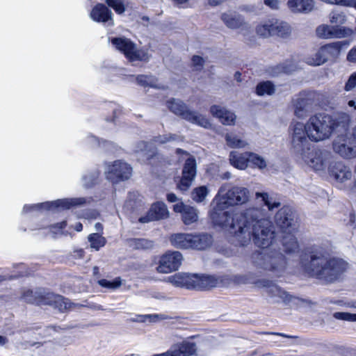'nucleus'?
<instances>
[{
	"mask_svg": "<svg viewBox=\"0 0 356 356\" xmlns=\"http://www.w3.org/2000/svg\"><path fill=\"white\" fill-rule=\"evenodd\" d=\"M182 260L183 256L179 252L168 251L160 257L156 270L160 273L176 271L181 265Z\"/></svg>",
	"mask_w": 356,
	"mask_h": 356,
	"instance_id": "ddd939ff",
	"label": "nucleus"
},
{
	"mask_svg": "<svg viewBox=\"0 0 356 356\" xmlns=\"http://www.w3.org/2000/svg\"><path fill=\"white\" fill-rule=\"evenodd\" d=\"M166 105L175 115L192 124L205 129L211 127V124L206 116L189 109L188 106L181 99L172 98L166 102Z\"/></svg>",
	"mask_w": 356,
	"mask_h": 356,
	"instance_id": "423d86ee",
	"label": "nucleus"
},
{
	"mask_svg": "<svg viewBox=\"0 0 356 356\" xmlns=\"http://www.w3.org/2000/svg\"><path fill=\"white\" fill-rule=\"evenodd\" d=\"M328 171L330 175L340 183L350 180L352 177L350 168L341 161H331L328 166Z\"/></svg>",
	"mask_w": 356,
	"mask_h": 356,
	"instance_id": "aec40b11",
	"label": "nucleus"
},
{
	"mask_svg": "<svg viewBox=\"0 0 356 356\" xmlns=\"http://www.w3.org/2000/svg\"><path fill=\"white\" fill-rule=\"evenodd\" d=\"M346 130L339 129L343 132L338 134L332 142L333 151L343 159H350L356 157V141Z\"/></svg>",
	"mask_w": 356,
	"mask_h": 356,
	"instance_id": "9d476101",
	"label": "nucleus"
},
{
	"mask_svg": "<svg viewBox=\"0 0 356 356\" xmlns=\"http://www.w3.org/2000/svg\"><path fill=\"white\" fill-rule=\"evenodd\" d=\"M249 199L250 192L247 188L233 186L227 188V185L222 186L214 198L216 204L210 211V217L213 223L228 231L234 229L236 224H238V219L241 218L246 209L241 213L235 214L224 210L229 207L245 204Z\"/></svg>",
	"mask_w": 356,
	"mask_h": 356,
	"instance_id": "7ed1b4c3",
	"label": "nucleus"
},
{
	"mask_svg": "<svg viewBox=\"0 0 356 356\" xmlns=\"http://www.w3.org/2000/svg\"><path fill=\"white\" fill-rule=\"evenodd\" d=\"M305 61L308 65L314 66H319L326 63L321 47L313 56L307 57Z\"/></svg>",
	"mask_w": 356,
	"mask_h": 356,
	"instance_id": "a19ab883",
	"label": "nucleus"
},
{
	"mask_svg": "<svg viewBox=\"0 0 356 356\" xmlns=\"http://www.w3.org/2000/svg\"><path fill=\"white\" fill-rule=\"evenodd\" d=\"M88 239L90 242V248L95 250H99V248L104 247L106 243V238L99 233L90 234Z\"/></svg>",
	"mask_w": 356,
	"mask_h": 356,
	"instance_id": "58836bf2",
	"label": "nucleus"
},
{
	"mask_svg": "<svg viewBox=\"0 0 356 356\" xmlns=\"http://www.w3.org/2000/svg\"><path fill=\"white\" fill-rule=\"evenodd\" d=\"M323 2L341 6L353 7L356 9V0H322Z\"/></svg>",
	"mask_w": 356,
	"mask_h": 356,
	"instance_id": "864d4df0",
	"label": "nucleus"
},
{
	"mask_svg": "<svg viewBox=\"0 0 356 356\" xmlns=\"http://www.w3.org/2000/svg\"><path fill=\"white\" fill-rule=\"evenodd\" d=\"M289 136L291 139V150L293 154L298 156L302 152L307 151L311 144L307 137L306 123L300 122H292L289 127Z\"/></svg>",
	"mask_w": 356,
	"mask_h": 356,
	"instance_id": "6e6552de",
	"label": "nucleus"
},
{
	"mask_svg": "<svg viewBox=\"0 0 356 356\" xmlns=\"http://www.w3.org/2000/svg\"><path fill=\"white\" fill-rule=\"evenodd\" d=\"M277 69L278 72H276V74H279V73H281V72H283V73H290L291 72L293 71V69H290V68H289L287 67H285V66H283V65L277 66Z\"/></svg>",
	"mask_w": 356,
	"mask_h": 356,
	"instance_id": "338daca9",
	"label": "nucleus"
},
{
	"mask_svg": "<svg viewBox=\"0 0 356 356\" xmlns=\"http://www.w3.org/2000/svg\"><path fill=\"white\" fill-rule=\"evenodd\" d=\"M356 87V72H353L349 76L345 84L344 89L346 91H350Z\"/></svg>",
	"mask_w": 356,
	"mask_h": 356,
	"instance_id": "6e6d98bb",
	"label": "nucleus"
},
{
	"mask_svg": "<svg viewBox=\"0 0 356 356\" xmlns=\"http://www.w3.org/2000/svg\"><path fill=\"white\" fill-rule=\"evenodd\" d=\"M197 174V163L194 156H189L186 160L183 169L182 176L177 184V187L182 191H187L192 185Z\"/></svg>",
	"mask_w": 356,
	"mask_h": 356,
	"instance_id": "2eb2a0df",
	"label": "nucleus"
},
{
	"mask_svg": "<svg viewBox=\"0 0 356 356\" xmlns=\"http://www.w3.org/2000/svg\"><path fill=\"white\" fill-rule=\"evenodd\" d=\"M229 232L234 234L235 241L241 246L248 245L252 239L256 245L266 248L275 238L271 221L265 217L263 209L255 207L247 209L236 228Z\"/></svg>",
	"mask_w": 356,
	"mask_h": 356,
	"instance_id": "f257e3e1",
	"label": "nucleus"
},
{
	"mask_svg": "<svg viewBox=\"0 0 356 356\" xmlns=\"http://www.w3.org/2000/svg\"><path fill=\"white\" fill-rule=\"evenodd\" d=\"M255 284L259 288H264L266 293L270 297L275 298L277 302L282 300L284 302H289L291 300L292 296L272 281L262 279L258 280Z\"/></svg>",
	"mask_w": 356,
	"mask_h": 356,
	"instance_id": "dca6fc26",
	"label": "nucleus"
},
{
	"mask_svg": "<svg viewBox=\"0 0 356 356\" xmlns=\"http://www.w3.org/2000/svg\"><path fill=\"white\" fill-rule=\"evenodd\" d=\"M298 161L303 163L316 171L328 168L332 159V154L324 149L309 147L307 151L296 156Z\"/></svg>",
	"mask_w": 356,
	"mask_h": 356,
	"instance_id": "0eeeda50",
	"label": "nucleus"
},
{
	"mask_svg": "<svg viewBox=\"0 0 356 356\" xmlns=\"http://www.w3.org/2000/svg\"><path fill=\"white\" fill-rule=\"evenodd\" d=\"M329 18L330 23L334 24L333 26L338 27L345 24L347 19L346 14L339 10L332 11L330 13Z\"/></svg>",
	"mask_w": 356,
	"mask_h": 356,
	"instance_id": "37998d69",
	"label": "nucleus"
},
{
	"mask_svg": "<svg viewBox=\"0 0 356 356\" xmlns=\"http://www.w3.org/2000/svg\"><path fill=\"white\" fill-rule=\"evenodd\" d=\"M294 115L300 119L307 116L310 111L311 99L305 93H300L294 100Z\"/></svg>",
	"mask_w": 356,
	"mask_h": 356,
	"instance_id": "b1692460",
	"label": "nucleus"
},
{
	"mask_svg": "<svg viewBox=\"0 0 356 356\" xmlns=\"http://www.w3.org/2000/svg\"><path fill=\"white\" fill-rule=\"evenodd\" d=\"M105 2L118 14H122L125 11V7L122 0H105Z\"/></svg>",
	"mask_w": 356,
	"mask_h": 356,
	"instance_id": "3c124183",
	"label": "nucleus"
},
{
	"mask_svg": "<svg viewBox=\"0 0 356 356\" xmlns=\"http://www.w3.org/2000/svg\"><path fill=\"white\" fill-rule=\"evenodd\" d=\"M131 245L136 249L149 250L153 248L154 243L146 238H136L131 241Z\"/></svg>",
	"mask_w": 356,
	"mask_h": 356,
	"instance_id": "a18cd8bd",
	"label": "nucleus"
},
{
	"mask_svg": "<svg viewBox=\"0 0 356 356\" xmlns=\"http://www.w3.org/2000/svg\"><path fill=\"white\" fill-rule=\"evenodd\" d=\"M196 350L195 343L184 341L182 343L172 346L165 353L154 354L152 356H190L195 353Z\"/></svg>",
	"mask_w": 356,
	"mask_h": 356,
	"instance_id": "a211bd4d",
	"label": "nucleus"
},
{
	"mask_svg": "<svg viewBox=\"0 0 356 356\" xmlns=\"http://www.w3.org/2000/svg\"><path fill=\"white\" fill-rule=\"evenodd\" d=\"M342 45L343 42H335L321 47L326 62L339 56Z\"/></svg>",
	"mask_w": 356,
	"mask_h": 356,
	"instance_id": "7c9ffc66",
	"label": "nucleus"
},
{
	"mask_svg": "<svg viewBox=\"0 0 356 356\" xmlns=\"http://www.w3.org/2000/svg\"><path fill=\"white\" fill-rule=\"evenodd\" d=\"M350 123L349 114L341 112L334 117L327 114H316L306 122L307 137L312 142L318 143L330 138L333 131L346 130Z\"/></svg>",
	"mask_w": 356,
	"mask_h": 356,
	"instance_id": "20e7f679",
	"label": "nucleus"
},
{
	"mask_svg": "<svg viewBox=\"0 0 356 356\" xmlns=\"http://www.w3.org/2000/svg\"><path fill=\"white\" fill-rule=\"evenodd\" d=\"M221 19L225 24L232 29H238L244 24L242 17L234 13H223Z\"/></svg>",
	"mask_w": 356,
	"mask_h": 356,
	"instance_id": "2f4dec72",
	"label": "nucleus"
},
{
	"mask_svg": "<svg viewBox=\"0 0 356 356\" xmlns=\"http://www.w3.org/2000/svg\"><path fill=\"white\" fill-rule=\"evenodd\" d=\"M111 42L130 61H148L150 58L147 50L138 49L136 44L129 38H113Z\"/></svg>",
	"mask_w": 356,
	"mask_h": 356,
	"instance_id": "1a4fd4ad",
	"label": "nucleus"
},
{
	"mask_svg": "<svg viewBox=\"0 0 356 356\" xmlns=\"http://www.w3.org/2000/svg\"><path fill=\"white\" fill-rule=\"evenodd\" d=\"M275 221L284 233L293 232L297 229V220L293 210L284 207L275 215Z\"/></svg>",
	"mask_w": 356,
	"mask_h": 356,
	"instance_id": "4468645a",
	"label": "nucleus"
},
{
	"mask_svg": "<svg viewBox=\"0 0 356 356\" xmlns=\"http://www.w3.org/2000/svg\"><path fill=\"white\" fill-rule=\"evenodd\" d=\"M132 168L127 163L118 160L106 164L105 175L106 179L113 183L128 179L131 176Z\"/></svg>",
	"mask_w": 356,
	"mask_h": 356,
	"instance_id": "f8f14e48",
	"label": "nucleus"
},
{
	"mask_svg": "<svg viewBox=\"0 0 356 356\" xmlns=\"http://www.w3.org/2000/svg\"><path fill=\"white\" fill-rule=\"evenodd\" d=\"M159 315L157 314H147V315H140L138 316V318L135 321L138 322H146L147 321L149 322H155L158 320Z\"/></svg>",
	"mask_w": 356,
	"mask_h": 356,
	"instance_id": "4d7b16f0",
	"label": "nucleus"
},
{
	"mask_svg": "<svg viewBox=\"0 0 356 356\" xmlns=\"http://www.w3.org/2000/svg\"><path fill=\"white\" fill-rule=\"evenodd\" d=\"M90 200L85 197H74L60 199L52 202H46L37 204L25 205L23 208V212H28L31 210H63L68 209L72 207L82 206L89 202Z\"/></svg>",
	"mask_w": 356,
	"mask_h": 356,
	"instance_id": "9b49d317",
	"label": "nucleus"
},
{
	"mask_svg": "<svg viewBox=\"0 0 356 356\" xmlns=\"http://www.w3.org/2000/svg\"><path fill=\"white\" fill-rule=\"evenodd\" d=\"M282 238V245L285 252L288 254L296 252L299 249V244L293 232H285Z\"/></svg>",
	"mask_w": 356,
	"mask_h": 356,
	"instance_id": "72a5a7b5",
	"label": "nucleus"
},
{
	"mask_svg": "<svg viewBox=\"0 0 356 356\" xmlns=\"http://www.w3.org/2000/svg\"><path fill=\"white\" fill-rule=\"evenodd\" d=\"M273 24L272 35L286 37L291 33V27L286 22L273 19Z\"/></svg>",
	"mask_w": 356,
	"mask_h": 356,
	"instance_id": "c9c22d12",
	"label": "nucleus"
},
{
	"mask_svg": "<svg viewBox=\"0 0 356 356\" xmlns=\"http://www.w3.org/2000/svg\"><path fill=\"white\" fill-rule=\"evenodd\" d=\"M113 13L105 5L97 3L91 10L90 17L97 22L108 23V26L113 25Z\"/></svg>",
	"mask_w": 356,
	"mask_h": 356,
	"instance_id": "412c9836",
	"label": "nucleus"
},
{
	"mask_svg": "<svg viewBox=\"0 0 356 356\" xmlns=\"http://www.w3.org/2000/svg\"><path fill=\"white\" fill-rule=\"evenodd\" d=\"M226 144L231 148L241 149L248 145V143L234 133H227L225 136Z\"/></svg>",
	"mask_w": 356,
	"mask_h": 356,
	"instance_id": "e433bc0d",
	"label": "nucleus"
},
{
	"mask_svg": "<svg viewBox=\"0 0 356 356\" xmlns=\"http://www.w3.org/2000/svg\"><path fill=\"white\" fill-rule=\"evenodd\" d=\"M349 31L350 29L327 24L321 25L316 29L317 35L323 38H342L346 35Z\"/></svg>",
	"mask_w": 356,
	"mask_h": 356,
	"instance_id": "5701e85b",
	"label": "nucleus"
},
{
	"mask_svg": "<svg viewBox=\"0 0 356 356\" xmlns=\"http://www.w3.org/2000/svg\"><path fill=\"white\" fill-rule=\"evenodd\" d=\"M192 238L193 234H174L171 235L170 241L175 248L180 249L192 248Z\"/></svg>",
	"mask_w": 356,
	"mask_h": 356,
	"instance_id": "cd10ccee",
	"label": "nucleus"
},
{
	"mask_svg": "<svg viewBox=\"0 0 356 356\" xmlns=\"http://www.w3.org/2000/svg\"><path fill=\"white\" fill-rule=\"evenodd\" d=\"M222 283V279L220 277L204 274H193V289L194 290H209L221 286Z\"/></svg>",
	"mask_w": 356,
	"mask_h": 356,
	"instance_id": "f3484780",
	"label": "nucleus"
},
{
	"mask_svg": "<svg viewBox=\"0 0 356 356\" xmlns=\"http://www.w3.org/2000/svg\"><path fill=\"white\" fill-rule=\"evenodd\" d=\"M137 83L144 87H152L157 89L165 90V86L158 84L157 79L152 76L139 75L136 77Z\"/></svg>",
	"mask_w": 356,
	"mask_h": 356,
	"instance_id": "4c0bfd02",
	"label": "nucleus"
},
{
	"mask_svg": "<svg viewBox=\"0 0 356 356\" xmlns=\"http://www.w3.org/2000/svg\"><path fill=\"white\" fill-rule=\"evenodd\" d=\"M287 5L293 13H308L313 10L314 1L313 0H289Z\"/></svg>",
	"mask_w": 356,
	"mask_h": 356,
	"instance_id": "c85d7f7f",
	"label": "nucleus"
},
{
	"mask_svg": "<svg viewBox=\"0 0 356 356\" xmlns=\"http://www.w3.org/2000/svg\"><path fill=\"white\" fill-rule=\"evenodd\" d=\"M44 302L46 305H53L58 308L61 312L70 308V303L67 299L63 296L52 293H48L44 297Z\"/></svg>",
	"mask_w": 356,
	"mask_h": 356,
	"instance_id": "bb28decb",
	"label": "nucleus"
},
{
	"mask_svg": "<svg viewBox=\"0 0 356 356\" xmlns=\"http://www.w3.org/2000/svg\"><path fill=\"white\" fill-rule=\"evenodd\" d=\"M254 266L270 272L277 277L282 276L287 266L284 255L275 250H264L254 252L252 256Z\"/></svg>",
	"mask_w": 356,
	"mask_h": 356,
	"instance_id": "39448f33",
	"label": "nucleus"
},
{
	"mask_svg": "<svg viewBox=\"0 0 356 356\" xmlns=\"http://www.w3.org/2000/svg\"><path fill=\"white\" fill-rule=\"evenodd\" d=\"M333 317L337 320L355 322L356 321V314H351L348 312H334Z\"/></svg>",
	"mask_w": 356,
	"mask_h": 356,
	"instance_id": "603ef678",
	"label": "nucleus"
},
{
	"mask_svg": "<svg viewBox=\"0 0 356 356\" xmlns=\"http://www.w3.org/2000/svg\"><path fill=\"white\" fill-rule=\"evenodd\" d=\"M192 249L204 250L212 243V238L207 234H193Z\"/></svg>",
	"mask_w": 356,
	"mask_h": 356,
	"instance_id": "473e14b6",
	"label": "nucleus"
},
{
	"mask_svg": "<svg viewBox=\"0 0 356 356\" xmlns=\"http://www.w3.org/2000/svg\"><path fill=\"white\" fill-rule=\"evenodd\" d=\"M177 200V195L174 193H170L167 195V200L170 202H175Z\"/></svg>",
	"mask_w": 356,
	"mask_h": 356,
	"instance_id": "774afa93",
	"label": "nucleus"
},
{
	"mask_svg": "<svg viewBox=\"0 0 356 356\" xmlns=\"http://www.w3.org/2000/svg\"><path fill=\"white\" fill-rule=\"evenodd\" d=\"M339 304L340 305L346 307L356 309V301H351V302H343L342 301H339Z\"/></svg>",
	"mask_w": 356,
	"mask_h": 356,
	"instance_id": "69168bd1",
	"label": "nucleus"
},
{
	"mask_svg": "<svg viewBox=\"0 0 356 356\" xmlns=\"http://www.w3.org/2000/svg\"><path fill=\"white\" fill-rule=\"evenodd\" d=\"M175 212L182 214V220L185 225H191L196 222L198 219V213L194 207L185 205L180 202L173 206Z\"/></svg>",
	"mask_w": 356,
	"mask_h": 356,
	"instance_id": "393cba45",
	"label": "nucleus"
},
{
	"mask_svg": "<svg viewBox=\"0 0 356 356\" xmlns=\"http://www.w3.org/2000/svg\"><path fill=\"white\" fill-rule=\"evenodd\" d=\"M99 284L104 288L115 290L122 285V280L120 277H116L112 281L102 279L98 281Z\"/></svg>",
	"mask_w": 356,
	"mask_h": 356,
	"instance_id": "de8ad7c7",
	"label": "nucleus"
},
{
	"mask_svg": "<svg viewBox=\"0 0 356 356\" xmlns=\"http://www.w3.org/2000/svg\"><path fill=\"white\" fill-rule=\"evenodd\" d=\"M273 19L259 24L256 29L257 33L264 38L272 36L271 30H273Z\"/></svg>",
	"mask_w": 356,
	"mask_h": 356,
	"instance_id": "49530a36",
	"label": "nucleus"
},
{
	"mask_svg": "<svg viewBox=\"0 0 356 356\" xmlns=\"http://www.w3.org/2000/svg\"><path fill=\"white\" fill-rule=\"evenodd\" d=\"M300 264L312 276L329 282L338 280L348 268V263L343 259L328 258L327 252L316 245L308 247L301 252Z\"/></svg>",
	"mask_w": 356,
	"mask_h": 356,
	"instance_id": "f03ea898",
	"label": "nucleus"
},
{
	"mask_svg": "<svg viewBox=\"0 0 356 356\" xmlns=\"http://www.w3.org/2000/svg\"><path fill=\"white\" fill-rule=\"evenodd\" d=\"M165 281L176 287H184L188 289L193 288V274L178 273L168 277Z\"/></svg>",
	"mask_w": 356,
	"mask_h": 356,
	"instance_id": "a878e982",
	"label": "nucleus"
},
{
	"mask_svg": "<svg viewBox=\"0 0 356 356\" xmlns=\"http://www.w3.org/2000/svg\"><path fill=\"white\" fill-rule=\"evenodd\" d=\"M256 92L259 96L271 95L275 92V86L269 81H263L257 86Z\"/></svg>",
	"mask_w": 356,
	"mask_h": 356,
	"instance_id": "ea45409f",
	"label": "nucleus"
},
{
	"mask_svg": "<svg viewBox=\"0 0 356 356\" xmlns=\"http://www.w3.org/2000/svg\"><path fill=\"white\" fill-rule=\"evenodd\" d=\"M349 225L356 232V214L351 213L350 215Z\"/></svg>",
	"mask_w": 356,
	"mask_h": 356,
	"instance_id": "0e129e2a",
	"label": "nucleus"
},
{
	"mask_svg": "<svg viewBox=\"0 0 356 356\" xmlns=\"http://www.w3.org/2000/svg\"><path fill=\"white\" fill-rule=\"evenodd\" d=\"M140 149H138L137 152L140 151L143 152L147 157V159H151L154 156V153L149 154V152L147 150L148 144L145 142L141 141L139 143Z\"/></svg>",
	"mask_w": 356,
	"mask_h": 356,
	"instance_id": "bf43d9fd",
	"label": "nucleus"
},
{
	"mask_svg": "<svg viewBox=\"0 0 356 356\" xmlns=\"http://www.w3.org/2000/svg\"><path fill=\"white\" fill-rule=\"evenodd\" d=\"M209 194V189L205 186L195 188L193 190L191 197L196 202H202Z\"/></svg>",
	"mask_w": 356,
	"mask_h": 356,
	"instance_id": "c03bdc74",
	"label": "nucleus"
},
{
	"mask_svg": "<svg viewBox=\"0 0 356 356\" xmlns=\"http://www.w3.org/2000/svg\"><path fill=\"white\" fill-rule=\"evenodd\" d=\"M347 59L350 62L356 63V47L350 50L347 56Z\"/></svg>",
	"mask_w": 356,
	"mask_h": 356,
	"instance_id": "e2e57ef3",
	"label": "nucleus"
},
{
	"mask_svg": "<svg viewBox=\"0 0 356 356\" xmlns=\"http://www.w3.org/2000/svg\"><path fill=\"white\" fill-rule=\"evenodd\" d=\"M264 3L272 9H277L279 8V0H264Z\"/></svg>",
	"mask_w": 356,
	"mask_h": 356,
	"instance_id": "052dcab7",
	"label": "nucleus"
},
{
	"mask_svg": "<svg viewBox=\"0 0 356 356\" xmlns=\"http://www.w3.org/2000/svg\"><path fill=\"white\" fill-rule=\"evenodd\" d=\"M66 221H63L55 225H51L49 227V232L51 234V236L55 238L58 234H62V230L66 227Z\"/></svg>",
	"mask_w": 356,
	"mask_h": 356,
	"instance_id": "5fc2aeb1",
	"label": "nucleus"
},
{
	"mask_svg": "<svg viewBox=\"0 0 356 356\" xmlns=\"http://www.w3.org/2000/svg\"><path fill=\"white\" fill-rule=\"evenodd\" d=\"M99 173L97 171H94V172H90L88 174L83 175V185L86 187H90V186H93L96 183L98 177H99Z\"/></svg>",
	"mask_w": 356,
	"mask_h": 356,
	"instance_id": "8fccbe9b",
	"label": "nucleus"
},
{
	"mask_svg": "<svg viewBox=\"0 0 356 356\" xmlns=\"http://www.w3.org/2000/svg\"><path fill=\"white\" fill-rule=\"evenodd\" d=\"M249 154L250 152L239 153L232 151L229 154V162L236 168L244 170L247 168L249 163Z\"/></svg>",
	"mask_w": 356,
	"mask_h": 356,
	"instance_id": "c756f323",
	"label": "nucleus"
},
{
	"mask_svg": "<svg viewBox=\"0 0 356 356\" xmlns=\"http://www.w3.org/2000/svg\"><path fill=\"white\" fill-rule=\"evenodd\" d=\"M33 292L31 290H26L22 294V298L27 302H32L33 298H32Z\"/></svg>",
	"mask_w": 356,
	"mask_h": 356,
	"instance_id": "680f3d73",
	"label": "nucleus"
},
{
	"mask_svg": "<svg viewBox=\"0 0 356 356\" xmlns=\"http://www.w3.org/2000/svg\"><path fill=\"white\" fill-rule=\"evenodd\" d=\"M168 216L169 211L165 204L157 202L153 204L147 214L141 216L138 220L141 223H147L153 220L167 218Z\"/></svg>",
	"mask_w": 356,
	"mask_h": 356,
	"instance_id": "6ab92c4d",
	"label": "nucleus"
},
{
	"mask_svg": "<svg viewBox=\"0 0 356 356\" xmlns=\"http://www.w3.org/2000/svg\"><path fill=\"white\" fill-rule=\"evenodd\" d=\"M249 163L259 170H264L267 167V161L264 157L250 152L249 154Z\"/></svg>",
	"mask_w": 356,
	"mask_h": 356,
	"instance_id": "79ce46f5",
	"label": "nucleus"
},
{
	"mask_svg": "<svg viewBox=\"0 0 356 356\" xmlns=\"http://www.w3.org/2000/svg\"><path fill=\"white\" fill-rule=\"evenodd\" d=\"M255 197L257 200L261 199V201L268 207L269 211H273L275 209L279 208L281 205L279 201L268 193L257 192Z\"/></svg>",
	"mask_w": 356,
	"mask_h": 356,
	"instance_id": "f704fd0d",
	"label": "nucleus"
},
{
	"mask_svg": "<svg viewBox=\"0 0 356 356\" xmlns=\"http://www.w3.org/2000/svg\"><path fill=\"white\" fill-rule=\"evenodd\" d=\"M192 63L196 70H200L203 67L204 60L201 56H193L192 58Z\"/></svg>",
	"mask_w": 356,
	"mask_h": 356,
	"instance_id": "13d9d810",
	"label": "nucleus"
},
{
	"mask_svg": "<svg viewBox=\"0 0 356 356\" xmlns=\"http://www.w3.org/2000/svg\"><path fill=\"white\" fill-rule=\"evenodd\" d=\"M210 113L224 125L232 126L235 124L236 119L235 113L223 106L213 105L210 107Z\"/></svg>",
	"mask_w": 356,
	"mask_h": 356,
	"instance_id": "4be33fe9",
	"label": "nucleus"
},
{
	"mask_svg": "<svg viewBox=\"0 0 356 356\" xmlns=\"http://www.w3.org/2000/svg\"><path fill=\"white\" fill-rule=\"evenodd\" d=\"M177 140L182 141L183 138L178 135L172 134L160 135L154 138V143H159V144H165L168 142Z\"/></svg>",
	"mask_w": 356,
	"mask_h": 356,
	"instance_id": "09e8293b",
	"label": "nucleus"
}]
</instances>
